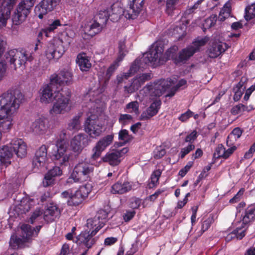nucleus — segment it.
<instances>
[{
  "mask_svg": "<svg viewBox=\"0 0 255 255\" xmlns=\"http://www.w3.org/2000/svg\"><path fill=\"white\" fill-rule=\"evenodd\" d=\"M23 100V96L18 90L8 91L0 96V140L2 133L12 128L14 116Z\"/></svg>",
  "mask_w": 255,
  "mask_h": 255,
  "instance_id": "f257e3e1",
  "label": "nucleus"
},
{
  "mask_svg": "<svg viewBox=\"0 0 255 255\" xmlns=\"http://www.w3.org/2000/svg\"><path fill=\"white\" fill-rule=\"evenodd\" d=\"M94 91L91 90L84 96L85 102L89 101L85 106L88 109L87 118L84 124V129L91 137L96 138L103 132L102 125L98 121V118L102 112V108L98 103L100 100L95 97Z\"/></svg>",
  "mask_w": 255,
  "mask_h": 255,
  "instance_id": "f03ea898",
  "label": "nucleus"
},
{
  "mask_svg": "<svg viewBox=\"0 0 255 255\" xmlns=\"http://www.w3.org/2000/svg\"><path fill=\"white\" fill-rule=\"evenodd\" d=\"M177 50V46H173L169 48L164 54L163 47L156 45L151 48L148 52L144 54L143 61L145 64H150L154 67L163 64L170 58L177 64L175 62V59L178 58V56H176L175 54Z\"/></svg>",
  "mask_w": 255,
  "mask_h": 255,
  "instance_id": "7ed1b4c3",
  "label": "nucleus"
},
{
  "mask_svg": "<svg viewBox=\"0 0 255 255\" xmlns=\"http://www.w3.org/2000/svg\"><path fill=\"white\" fill-rule=\"evenodd\" d=\"M94 170L93 164L87 161L78 163L74 167L70 176L67 179V183L82 182L88 180Z\"/></svg>",
  "mask_w": 255,
  "mask_h": 255,
  "instance_id": "20e7f679",
  "label": "nucleus"
},
{
  "mask_svg": "<svg viewBox=\"0 0 255 255\" xmlns=\"http://www.w3.org/2000/svg\"><path fill=\"white\" fill-rule=\"evenodd\" d=\"M171 79H160L153 83L147 84L140 91V94L143 97H149L150 99L160 97L172 85Z\"/></svg>",
  "mask_w": 255,
  "mask_h": 255,
  "instance_id": "39448f33",
  "label": "nucleus"
},
{
  "mask_svg": "<svg viewBox=\"0 0 255 255\" xmlns=\"http://www.w3.org/2000/svg\"><path fill=\"white\" fill-rule=\"evenodd\" d=\"M71 92L68 89H62L60 93L57 94L52 108L49 113L52 115L64 114L70 110Z\"/></svg>",
  "mask_w": 255,
  "mask_h": 255,
  "instance_id": "423d86ee",
  "label": "nucleus"
},
{
  "mask_svg": "<svg viewBox=\"0 0 255 255\" xmlns=\"http://www.w3.org/2000/svg\"><path fill=\"white\" fill-rule=\"evenodd\" d=\"M65 135V131H63L60 134V139L58 140L57 144H51L49 147L55 148V150L52 152V156L53 160L57 164L61 166H67L69 163L70 154L67 153V145L63 137Z\"/></svg>",
  "mask_w": 255,
  "mask_h": 255,
  "instance_id": "0eeeda50",
  "label": "nucleus"
},
{
  "mask_svg": "<svg viewBox=\"0 0 255 255\" xmlns=\"http://www.w3.org/2000/svg\"><path fill=\"white\" fill-rule=\"evenodd\" d=\"M5 59L12 68L15 70L17 67H24L26 62L32 59L30 53L24 50L18 51L12 49L7 51L4 55Z\"/></svg>",
  "mask_w": 255,
  "mask_h": 255,
  "instance_id": "6e6552de",
  "label": "nucleus"
},
{
  "mask_svg": "<svg viewBox=\"0 0 255 255\" xmlns=\"http://www.w3.org/2000/svg\"><path fill=\"white\" fill-rule=\"evenodd\" d=\"M35 0H22L12 15V21L13 24L18 25L22 23L30 12L31 7L34 4Z\"/></svg>",
  "mask_w": 255,
  "mask_h": 255,
  "instance_id": "1a4fd4ad",
  "label": "nucleus"
},
{
  "mask_svg": "<svg viewBox=\"0 0 255 255\" xmlns=\"http://www.w3.org/2000/svg\"><path fill=\"white\" fill-rule=\"evenodd\" d=\"M35 0H22L12 15V21L13 24L18 25L22 23L30 12L31 7L34 4Z\"/></svg>",
  "mask_w": 255,
  "mask_h": 255,
  "instance_id": "9d476101",
  "label": "nucleus"
},
{
  "mask_svg": "<svg viewBox=\"0 0 255 255\" xmlns=\"http://www.w3.org/2000/svg\"><path fill=\"white\" fill-rule=\"evenodd\" d=\"M64 52L63 42L60 39H52L46 45L45 55L49 61L59 59Z\"/></svg>",
  "mask_w": 255,
  "mask_h": 255,
  "instance_id": "9b49d317",
  "label": "nucleus"
},
{
  "mask_svg": "<svg viewBox=\"0 0 255 255\" xmlns=\"http://www.w3.org/2000/svg\"><path fill=\"white\" fill-rule=\"evenodd\" d=\"M21 235L20 237H17L15 235H11L9 246L13 249L21 247L25 243L29 240L33 236V231L31 230V227L29 225L23 224L21 227Z\"/></svg>",
  "mask_w": 255,
  "mask_h": 255,
  "instance_id": "f8f14e48",
  "label": "nucleus"
},
{
  "mask_svg": "<svg viewBox=\"0 0 255 255\" xmlns=\"http://www.w3.org/2000/svg\"><path fill=\"white\" fill-rule=\"evenodd\" d=\"M207 37L198 39L193 42V45L182 49L179 53L178 58L175 59L176 63H184L208 41Z\"/></svg>",
  "mask_w": 255,
  "mask_h": 255,
  "instance_id": "ddd939ff",
  "label": "nucleus"
},
{
  "mask_svg": "<svg viewBox=\"0 0 255 255\" xmlns=\"http://www.w3.org/2000/svg\"><path fill=\"white\" fill-rule=\"evenodd\" d=\"M55 86L57 85L54 83H52L50 79L49 84L44 85L41 88L40 101L41 103L49 104L54 101L57 97V94L61 92L59 90H55Z\"/></svg>",
  "mask_w": 255,
  "mask_h": 255,
  "instance_id": "4468645a",
  "label": "nucleus"
},
{
  "mask_svg": "<svg viewBox=\"0 0 255 255\" xmlns=\"http://www.w3.org/2000/svg\"><path fill=\"white\" fill-rule=\"evenodd\" d=\"M113 134L107 135L100 138L92 148V154L91 158L93 160H96L99 158L102 152L113 142Z\"/></svg>",
  "mask_w": 255,
  "mask_h": 255,
  "instance_id": "2eb2a0df",
  "label": "nucleus"
},
{
  "mask_svg": "<svg viewBox=\"0 0 255 255\" xmlns=\"http://www.w3.org/2000/svg\"><path fill=\"white\" fill-rule=\"evenodd\" d=\"M152 78V74L150 73H144L134 78L128 85L124 86L125 93L128 94L134 93L138 90L146 81L150 80Z\"/></svg>",
  "mask_w": 255,
  "mask_h": 255,
  "instance_id": "dca6fc26",
  "label": "nucleus"
},
{
  "mask_svg": "<svg viewBox=\"0 0 255 255\" xmlns=\"http://www.w3.org/2000/svg\"><path fill=\"white\" fill-rule=\"evenodd\" d=\"M128 148L125 147L121 150H115L108 152L102 158L104 162L108 163L110 165L117 166L121 162L122 157L128 151Z\"/></svg>",
  "mask_w": 255,
  "mask_h": 255,
  "instance_id": "f3484780",
  "label": "nucleus"
},
{
  "mask_svg": "<svg viewBox=\"0 0 255 255\" xmlns=\"http://www.w3.org/2000/svg\"><path fill=\"white\" fill-rule=\"evenodd\" d=\"M132 3V0L130 1V3L129 4V7L126 10H124V9L121 6V3L120 2H116L113 3L111 5L109 11V13H110V17H111V20L114 21H117L120 18L121 15L122 14H124L127 18L132 19H135L140 11H139L135 17H129V16L130 15L128 14L129 12H128V11L130 8H132V7L130 6Z\"/></svg>",
  "mask_w": 255,
  "mask_h": 255,
  "instance_id": "a211bd4d",
  "label": "nucleus"
},
{
  "mask_svg": "<svg viewBox=\"0 0 255 255\" xmlns=\"http://www.w3.org/2000/svg\"><path fill=\"white\" fill-rule=\"evenodd\" d=\"M60 0H42L34 9L35 12L40 19L43 15L52 11L59 2Z\"/></svg>",
  "mask_w": 255,
  "mask_h": 255,
  "instance_id": "6ab92c4d",
  "label": "nucleus"
},
{
  "mask_svg": "<svg viewBox=\"0 0 255 255\" xmlns=\"http://www.w3.org/2000/svg\"><path fill=\"white\" fill-rule=\"evenodd\" d=\"M89 143V141L88 136L84 134L80 133L72 138L70 142V147L74 152L79 154Z\"/></svg>",
  "mask_w": 255,
  "mask_h": 255,
  "instance_id": "aec40b11",
  "label": "nucleus"
},
{
  "mask_svg": "<svg viewBox=\"0 0 255 255\" xmlns=\"http://www.w3.org/2000/svg\"><path fill=\"white\" fill-rule=\"evenodd\" d=\"M47 149L45 145H42L37 150L32 161V166L35 171L44 166L47 159Z\"/></svg>",
  "mask_w": 255,
  "mask_h": 255,
  "instance_id": "412c9836",
  "label": "nucleus"
},
{
  "mask_svg": "<svg viewBox=\"0 0 255 255\" xmlns=\"http://www.w3.org/2000/svg\"><path fill=\"white\" fill-rule=\"evenodd\" d=\"M228 49L226 43L214 40L210 42L207 53L211 58H215L223 53Z\"/></svg>",
  "mask_w": 255,
  "mask_h": 255,
  "instance_id": "4be33fe9",
  "label": "nucleus"
},
{
  "mask_svg": "<svg viewBox=\"0 0 255 255\" xmlns=\"http://www.w3.org/2000/svg\"><path fill=\"white\" fill-rule=\"evenodd\" d=\"M50 79L51 82L54 83L56 85H70L73 82V75L70 71L63 70L61 71L58 74L51 75Z\"/></svg>",
  "mask_w": 255,
  "mask_h": 255,
  "instance_id": "5701e85b",
  "label": "nucleus"
},
{
  "mask_svg": "<svg viewBox=\"0 0 255 255\" xmlns=\"http://www.w3.org/2000/svg\"><path fill=\"white\" fill-rule=\"evenodd\" d=\"M30 128L34 133L43 134L49 128L48 119L44 117H40L32 123Z\"/></svg>",
  "mask_w": 255,
  "mask_h": 255,
  "instance_id": "b1692460",
  "label": "nucleus"
},
{
  "mask_svg": "<svg viewBox=\"0 0 255 255\" xmlns=\"http://www.w3.org/2000/svg\"><path fill=\"white\" fill-rule=\"evenodd\" d=\"M13 5L10 0H0V26H5Z\"/></svg>",
  "mask_w": 255,
  "mask_h": 255,
  "instance_id": "393cba45",
  "label": "nucleus"
},
{
  "mask_svg": "<svg viewBox=\"0 0 255 255\" xmlns=\"http://www.w3.org/2000/svg\"><path fill=\"white\" fill-rule=\"evenodd\" d=\"M89 192L87 190L86 186H81L74 194H72L70 200L68 201V203L70 205H78L88 196Z\"/></svg>",
  "mask_w": 255,
  "mask_h": 255,
  "instance_id": "a878e982",
  "label": "nucleus"
},
{
  "mask_svg": "<svg viewBox=\"0 0 255 255\" xmlns=\"http://www.w3.org/2000/svg\"><path fill=\"white\" fill-rule=\"evenodd\" d=\"M13 150L16 155L20 158L25 156L27 153L25 143L21 139H14L10 142Z\"/></svg>",
  "mask_w": 255,
  "mask_h": 255,
  "instance_id": "bb28decb",
  "label": "nucleus"
},
{
  "mask_svg": "<svg viewBox=\"0 0 255 255\" xmlns=\"http://www.w3.org/2000/svg\"><path fill=\"white\" fill-rule=\"evenodd\" d=\"M161 104L159 100L154 101L140 116L141 120H147L155 116L158 112Z\"/></svg>",
  "mask_w": 255,
  "mask_h": 255,
  "instance_id": "cd10ccee",
  "label": "nucleus"
},
{
  "mask_svg": "<svg viewBox=\"0 0 255 255\" xmlns=\"http://www.w3.org/2000/svg\"><path fill=\"white\" fill-rule=\"evenodd\" d=\"M62 171L60 167L55 166L49 170L45 174L42 182L43 186L45 187L51 186L54 184L55 177L61 175Z\"/></svg>",
  "mask_w": 255,
  "mask_h": 255,
  "instance_id": "c85d7f7f",
  "label": "nucleus"
},
{
  "mask_svg": "<svg viewBox=\"0 0 255 255\" xmlns=\"http://www.w3.org/2000/svg\"><path fill=\"white\" fill-rule=\"evenodd\" d=\"M103 27L104 25L101 24L98 21L95 19L86 24L83 30L86 34L90 37H93L99 33L102 30Z\"/></svg>",
  "mask_w": 255,
  "mask_h": 255,
  "instance_id": "c756f323",
  "label": "nucleus"
},
{
  "mask_svg": "<svg viewBox=\"0 0 255 255\" xmlns=\"http://www.w3.org/2000/svg\"><path fill=\"white\" fill-rule=\"evenodd\" d=\"M60 213V209L56 204L50 203L44 212V219L48 222H51L59 217Z\"/></svg>",
  "mask_w": 255,
  "mask_h": 255,
  "instance_id": "7c9ffc66",
  "label": "nucleus"
},
{
  "mask_svg": "<svg viewBox=\"0 0 255 255\" xmlns=\"http://www.w3.org/2000/svg\"><path fill=\"white\" fill-rule=\"evenodd\" d=\"M13 155L11 144L0 147V162L1 164L7 166L10 164V159Z\"/></svg>",
  "mask_w": 255,
  "mask_h": 255,
  "instance_id": "2f4dec72",
  "label": "nucleus"
},
{
  "mask_svg": "<svg viewBox=\"0 0 255 255\" xmlns=\"http://www.w3.org/2000/svg\"><path fill=\"white\" fill-rule=\"evenodd\" d=\"M94 235H92V231H84L78 236L77 243L83 244L88 249H90L95 243V238H93Z\"/></svg>",
  "mask_w": 255,
  "mask_h": 255,
  "instance_id": "473e14b6",
  "label": "nucleus"
},
{
  "mask_svg": "<svg viewBox=\"0 0 255 255\" xmlns=\"http://www.w3.org/2000/svg\"><path fill=\"white\" fill-rule=\"evenodd\" d=\"M131 188L129 182L119 181L112 185L111 191L113 194H123L130 191Z\"/></svg>",
  "mask_w": 255,
  "mask_h": 255,
  "instance_id": "72a5a7b5",
  "label": "nucleus"
},
{
  "mask_svg": "<svg viewBox=\"0 0 255 255\" xmlns=\"http://www.w3.org/2000/svg\"><path fill=\"white\" fill-rule=\"evenodd\" d=\"M76 62L82 71H88L92 66L89 58L84 53L77 55Z\"/></svg>",
  "mask_w": 255,
  "mask_h": 255,
  "instance_id": "f704fd0d",
  "label": "nucleus"
},
{
  "mask_svg": "<svg viewBox=\"0 0 255 255\" xmlns=\"http://www.w3.org/2000/svg\"><path fill=\"white\" fill-rule=\"evenodd\" d=\"M242 222L244 225H247L255 219V204L249 206L242 214Z\"/></svg>",
  "mask_w": 255,
  "mask_h": 255,
  "instance_id": "c9c22d12",
  "label": "nucleus"
},
{
  "mask_svg": "<svg viewBox=\"0 0 255 255\" xmlns=\"http://www.w3.org/2000/svg\"><path fill=\"white\" fill-rule=\"evenodd\" d=\"M144 1V0H132V3L130 5L132 8L128 11L130 15L129 17H135L138 12L141 11Z\"/></svg>",
  "mask_w": 255,
  "mask_h": 255,
  "instance_id": "e433bc0d",
  "label": "nucleus"
},
{
  "mask_svg": "<svg viewBox=\"0 0 255 255\" xmlns=\"http://www.w3.org/2000/svg\"><path fill=\"white\" fill-rule=\"evenodd\" d=\"M101 222L95 216L93 218L89 219L87 221V227L92 231V235H95L101 228L99 227Z\"/></svg>",
  "mask_w": 255,
  "mask_h": 255,
  "instance_id": "4c0bfd02",
  "label": "nucleus"
},
{
  "mask_svg": "<svg viewBox=\"0 0 255 255\" xmlns=\"http://www.w3.org/2000/svg\"><path fill=\"white\" fill-rule=\"evenodd\" d=\"M60 21L58 19L49 21L48 25L41 30V33L46 37L49 36V34L53 32L58 26H61Z\"/></svg>",
  "mask_w": 255,
  "mask_h": 255,
  "instance_id": "58836bf2",
  "label": "nucleus"
},
{
  "mask_svg": "<svg viewBox=\"0 0 255 255\" xmlns=\"http://www.w3.org/2000/svg\"><path fill=\"white\" fill-rule=\"evenodd\" d=\"M110 17V13H109V10L104 9V10H101L99 11L95 17V19L98 21L101 24L105 26Z\"/></svg>",
  "mask_w": 255,
  "mask_h": 255,
  "instance_id": "ea45409f",
  "label": "nucleus"
},
{
  "mask_svg": "<svg viewBox=\"0 0 255 255\" xmlns=\"http://www.w3.org/2000/svg\"><path fill=\"white\" fill-rule=\"evenodd\" d=\"M245 236V231L242 230L240 228H237L227 236L226 240L227 241H230L235 238L238 240H241Z\"/></svg>",
  "mask_w": 255,
  "mask_h": 255,
  "instance_id": "a19ab883",
  "label": "nucleus"
},
{
  "mask_svg": "<svg viewBox=\"0 0 255 255\" xmlns=\"http://www.w3.org/2000/svg\"><path fill=\"white\" fill-rule=\"evenodd\" d=\"M231 11L230 4L228 2L226 3L220 12L218 20L220 21H224L226 18L230 16Z\"/></svg>",
  "mask_w": 255,
  "mask_h": 255,
  "instance_id": "79ce46f5",
  "label": "nucleus"
},
{
  "mask_svg": "<svg viewBox=\"0 0 255 255\" xmlns=\"http://www.w3.org/2000/svg\"><path fill=\"white\" fill-rule=\"evenodd\" d=\"M161 171L159 170H155L150 177L151 181L149 183V188H152L156 186L158 183L159 179L161 176Z\"/></svg>",
  "mask_w": 255,
  "mask_h": 255,
  "instance_id": "37998d69",
  "label": "nucleus"
},
{
  "mask_svg": "<svg viewBox=\"0 0 255 255\" xmlns=\"http://www.w3.org/2000/svg\"><path fill=\"white\" fill-rule=\"evenodd\" d=\"M217 21V15L212 14L208 18L205 19L203 23V28L204 31L214 26Z\"/></svg>",
  "mask_w": 255,
  "mask_h": 255,
  "instance_id": "c03bdc74",
  "label": "nucleus"
},
{
  "mask_svg": "<svg viewBox=\"0 0 255 255\" xmlns=\"http://www.w3.org/2000/svg\"><path fill=\"white\" fill-rule=\"evenodd\" d=\"M123 56L118 57L115 62L107 69L106 75L109 78L112 75L116 69L119 67L120 63L123 60Z\"/></svg>",
  "mask_w": 255,
  "mask_h": 255,
  "instance_id": "a18cd8bd",
  "label": "nucleus"
},
{
  "mask_svg": "<svg viewBox=\"0 0 255 255\" xmlns=\"http://www.w3.org/2000/svg\"><path fill=\"white\" fill-rule=\"evenodd\" d=\"M130 136L128 134V131L127 129H122L119 132V139L123 142L119 143L120 146L127 143L130 140Z\"/></svg>",
  "mask_w": 255,
  "mask_h": 255,
  "instance_id": "49530a36",
  "label": "nucleus"
},
{
  "mask_svg": "<svg viewBox=\"0 0 255 255\" xmlns=\"http://www.w3.org/2000/svg\"><path fill=\"white\" fill-rule=\"evenodd\" d=\"M80 116H75L70 121L68 125V128L70 130L79 129L80 128Z\"/></svg>",
  "mask_w": 255,
  "mask_h": 255,
  "instance_id": "de8ad7c7",
  "label": "nucleus"
},
{
  "mask_svg": "<svg viewBox=\"0 0 255 255\" xmlns=\"http://www.w3.org/2000/svg\"><path fill=\"white\" fill-rule=\"evenodd\" d=\"M108 212L104 210H100L95 216L101 222L99 227L102 228L107 221Z\"/></svg>",
  "mask_w": 255,
  "mask_h": 255,
  "instance_id": "09e8293b",
  "label": "nucleus"
},
{
  "mask_svg": "<svg viewBox=\"0 0 255 255\" xmlns=\"http://www.w3.org/2000/svg\"><path fill=\"white\" fill-rule=\"evenodd\" d=\"M245 19L248 21L255 17V3L247 7L246 9Z\"/></svg>",
  "mask_w": 255,
  "mask_h": 255,
  "instance_id": "8fccbe9b",
  "label": "nucleus"
},
{
  "mask_svg": "<svg viewBox=\"0 0 255 255\" xmlns=\"http://www.w3.org/2000/svg\"><path fill=\"white\" fill-rule=\"evenodd\" d=\"M126 109L129 113H135L136 115L139 113V104L135 101L129 103L126 105Z\"/></svg>",
  "mask_w": 255,
  "mask_h": 255,
  "instance_id": "3c124183",
  "label": "nucleus"
},
{
  "mask_svg": "<svg viewBox=\"0 0 255 255\" xmlns=\"http://www.w3.org/2000/svg\"><path fill=\"white\" fill-rule=\"evenodd\" d=\"M195 148V146L193 143H189L187 146L181 148L179 153V157L181 159L184 158L186 155L189 154L191 151L193 150Z\"/></svg>",
  "mask_w": 255,
  "mask_h": 255,
  "instance_id": "603ef678",
  "label": "nucleus"
},
{
  "mask_svg": "<svg viewBox=\"0 0 255 255\" xmlns=\"http://www.w3.org/2000/svg\"><path fill=\"white\" fill-rule=\"evenodd\" d=\"M132 117L129 114H121L119 118V122L122 126H125L132 122Z\"/></svg>",
  "mask_w": 255,
  "mask_h": 255,
  "instance_id": "864d4df0",
  "label": "nucleus"
},
{
  "mask_svg": "<svg viewBox=\"0 0 255 255\" xmlns=\"http://www.w3.org/2000/svg\"><path fill=\"white\" fill-rule=\"evenodd\" d=\"M141 202L142 200L139 198L132 197L129 200L128 205L129 207L132 209H136L140 207Z\"/></svg>",
  "mask_w": 255,
  "mask_h": 255,
  "instance_id": "5fc2aeb1",
  "label": "nucleus"
},
{
  "mask_svg": "<svg viewBox=\"0 0 255 255\" xmlns=\"http://www.w3.org/2000/svg\"><path fill=\"white\" fill-rule=\"evenodd\" d=\"M242 130L240 128H235L232 131V132L228 136L227 139V143L228 144L229 139L234 138L235 139L240 138L242 134Z\"/></svg>",
  "mask_w": 255,
  "mask_h": 255,
  "instance_id": "6e6d98bb",
  "label": "nucleus"
},
{
  "mask_svg": "<svg viewBox=\"0 0 255 255\" xmlns=\"http://www.w3.org/2000/svg\"><path fill=\"white\" fill-rule=\"evenodd\" d=\"M225 152V148L222 144H219L216 148L215 152L214 154L215 158H224V154Z\"/></svg>",
  "mask_w": 255,
  "mask_h": 255,
  "instance_id": "4d7b16f0",
  "label": "nucleus"
},
{
  "mask_svg": "<svg viewBox=\"0 0 255 255\" xmlns=\"http://www.w3.org/2000/svg\"><path fill=\"white\" fill-rule=\"evenodd\" d=\"M197 136V132L194 130L186 136L184 141L185 142H188L189 143H193V142L196 139Z\"/></svg>",
  "mask_w": 255,
  "mask_h": 255,
  "instance_id": "13d9d810",
  "label": "nucleus"
},
{
  "mask_svg": "<svg viewBox=\"0 0 255 255\" xmlns=\"http://www.w3.org/2000/svg\"><path fill=\"white\" fill-rule=\"evenodd\" d=\"M242 85L240 83H239L236 87V88L238 89L235 91V94L234 95V100L236 102L238 101L241 98L243 91L241 90Z\"/></svg>",
  "mask_w": 255,
  "mask_h": 255,
  "instance_id": "bf43d9fd",
  "label": "nucleus"
},
{
  "mask_svg": "<svg viewBox=\"0 0 255 255\" xmlns=\"http://www.w3.org/2000/svg\"><path fill=\"white\" fill-rule=\"evenodd\" d=\"M204 0H198L193 6L187 8L185 11V14L189 15L194 12L195 9H197L199 4H200Z\"/></svg>",
  "mask_w": 255,
  "mask_h": 255,
  "instance_id": "052dcab7",
  "label": "nucleus"
},
{
  "mask_svg": "<svg viewBox=\"0 0 255 255\" xmlns=\"http://www.w3.org/2000/svg\"><path fill=\"white\" fill-rule=\"evenodd\" d=\"M119 54L118 57L123 56V59L126 54V50H125V40H121L119 43Z\"/></svg>",
  "mask_w": 255,
  "mask_h": 255,
  "instance_id": "680f3d73",
  "label": "nucleus"
},
{
  "mask_svg": "<svg viewBox=\"0 0 255 255\" xmlns=\"http://www.w3.org/2000/svg\"><path fill=\"white\" fill-rule=\"evenodd\" d=\"M178 0H167L166 6L167 12L170 14L173 10L174 7L176 3Z\"/></svg>",
  "mask_w": 255,
  "mask_h": 255,
  "instance_id": "e2e57ef3",
  "label": "nucleus"
},
{
  "mask_svg": "<svg viewBox=\"0 0 255 255\" xmlns=\"http://www.w3.org/2000/svg\"><path fill=\"white\" fill-rule=\"evenodd\" d=\"M193 115V113L190 110H188L185 113L181 115L178 118V119L182 122L187 121L190 117Z\"/></svg>",
  "mask_w": 255,
  "mask_h": 255,
  "instance_id": "0e129e2a",
  "label": "nucleus"
},
{
  "mask_svg": "<svg viewBox=\"0 0 255 255\" xmlns=\"http://www.w3.org/2000/svg\"><path fill=\"white\" fill-rule=\"evenodd\" d=\"M166 154V151L161 147H157L154 151V157L156 159L162 157Z\"/></svg>",
  "mask_w": 255,
  "mask_h": 255,
  "instance_id": "69168bd1",
  "label": "nucleus"
},
{
  "mask_svg": "<svg viewBox=\"0 0 255 255\" xmlns=\"http://www.w3.org/2000/svg\"><path fill=\"white\" fill-rule=\"evenodd\" d=\"M193 165V162L189 161L188 162L187 165L182 169H181L179 172V175L181 177H184L187 172L190 170V168Z\"/></svg>",
  "mask_w": 255,
  "mask_h": 255,
  "instance_id": "338daca9",
  "label": "nucleus"
},
{
  "mask_svg": "<svg viewBox=\"0 0 255 255\" xmlns=\"http://www.w3.org/2000/svg\"><path fill=\"white\" fill-rule=\"evenodd\" d=\"M134 211H127L123 214V218L125 222H128L131 220L135 215Z\"/></svg>",
  "mask_w": 255,
  "mask_h": 255,
  "instance_id": "774afa93",
  "label": "nucleus"
}]
</instances>
